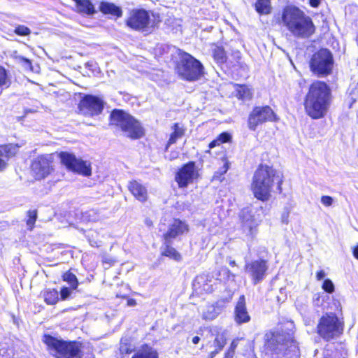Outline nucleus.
Wrapping results in <instances>:
<instances>
[{"label": "nucleus", "instance_id": "1", "mask_svg": "<svg viewBox=\"0 0 358 358\" xmlns=\"http://www.w3.org/2000/svg\"><path fill=\"white\" fill-rule=\"evenodd\" d=\"M331 90L323 81L315 80L310 84L304 99L306 114L314 120L324 117L330 105Z\"/></svg>", "mask_w": 358, "mask_h": 358}, {"label": "nucleus", "instance_id": "36", "mask_svg": "<svg viewBox=\"0 0 358 358\" xmlns=\"http://www.w3.org/2000/svg\"><path fill=\"white\" fill-rule=\"evenodd\" d=\"M28 219L27 220V225L28 229L31 230L34 226L35 222L37 219V212L36 210H29L27 212Z\"/></svg>", "mask_w": 358, "mask_h": 358}, {"label": "nucleus", "instance_id": "2", "mask_svg": "<svg viewBox=\"0 0 358 358\" xmlns=\"http://www.w3.org/2000/svg\"><path fill=\"white\" fill-rule=\"evenodd\" d=\"M282 22L292 36L297 38H308L315 31L312 18L295 6H287L283 9Z\"/></svg>", "mask_w": 358, "mask_h": 358}, {"label": "nucleus", "instance_id": "53", "mask_svg": "<svg viewBox=\"0 0 358 358\" xmlns=\"http://www.w3.org/2000/svg\"><path fill=\"white\" fill-rule=\"evenodd\" d=\"M218 354L217 351L215 350L212 351L209 355L208 358H214Z\"/></svg>", "mask_w": 358, "mask_h": 358}, {"label": "nucleus", "instance_id": "35", "mask_svg": "<svg viewBox=\"0 0 358 358\" xmlns=\"http://www.w3.org/2000/svg\"><path fill=\"white\" fill-rule=\"evenodd\" d=\"M10 85V80L8 77L6 70L0 66V87H8Z\"/></svg>", "mask_w": 358, "mask_h": 358}, {"label": "nucleus", "instance_id": "40", "mask_svg": "<svg viewBox=\"0 0 358 358\" xmlns=\"http://www.w3.org/2000/svg\"><path fill=\"white\" fill-rule=\"evenodd\" d=\"M75 289H71V287H62L61 288V290H60V297H61V299L62 300H66L70 298V296H71L72 293H73V291H74Z\"/></svg>", "mask_w": 358, "mask_h": 358}, {"label": "nucleus", "instance_id": "59", "mask_svg": "<svg viewBox=\"0 0 358 358\" xmlns=\"http://www.w3.org/2000/svg\"><path fill=\"white\" fill-rule=\"evenodd\" d=\"M223 271L224 272V273H227V274H229L230 273L229 270L227 268L223 269Z\"/></svg>", "mask_w": 358, "mask_h": 358}, {"label": "nucleus", "instance_id": "16", "mask_svg": "<svg viewBox=\"0 0 358 358\" xmlns=\"http://www.w3.org/2000/svg\"><path fill=\"white\" fill-rule=\"evenodd\" d=\"M240 217L242 220V227L244 232L248 236L253 238L257 234V227L259 222V220L255 217L249 208H243Z\"/></svg>", "mask_w": 358, "mask_h": 358}, {"label": "nucleus", "instance_id": "28", "mask_svg": "<svg viewBox=\"0 0 358 358\" xmlns=\"http://www.w3.org/2000/svg\"><path fill=\"white\" fill-rule=\"evenodd\" d=\"M172 129L173 131L171 134L170 138L168 141L166 148L172 144H174L178 138H180L185 134L183 128L180 127L178 123H174Z\"/></svg>", "mask_w": 358, "mask_h": 358}, {"label": "nucleus", "instance_id": "27", "mask_svg": "<svg viewBox=\"0 0 358 358\" xmlns=\"http://www.w3.org/2000/svg\"><path fill=\"white\" fill-rule=\"evenodd\" d=\"M236 96L242 101H249L252 97V90L247 85H238L236 90Z\"/></svg>", "mask_w": 358, "mask_h": 358}, {"label": "nucleus", "instance_id": "19", "mask_svg": "<svg viewBox=\"0 0 358 358\" xmlns=\"http://www.w3.org/2000/svg\"><path fill=\"white\" fill-rule=\"evenodd\" d=\"M234 319L236 322L238 324L248 322L250 320V316L247 310L245 299L243 295L239 297L236 305L234 310Z\"/></svg>", "mask_w": 358, "mask_h": 358}, {"label": "nucleus", "instance_id": "34", "mask_svg": "<svg viewBox=\"0 0 358 358\" xmlns=\"http://www.w3.org/2000/svg\"><path fill=\"white\" fill-rule=\"evenodd\" d=\"M213 57L219 64H224L227 60L226 53L223 48H217L213 52Z\"/></svg>", "mask_w": 358, "mask_h": 358}, {"label": "nucleus", "instance_id": "51", "mask_svg": "<svg viewBox=\"0 0 358 358\" xmlns=\"http://www.w3.org/2000/svg\"><path fill=\"white\" fill-rule=\"evenodd\" d=\"M353 256L358 259V244L353 248Z\"/></svg>", "mask_w": 358, "mask_h": 358}, {"label": "nucleus", "instance_id": "10", "mask_svg": "<svg viewBox=\"0 0 358 358\" xmlns=\"http://www.w3.org/2000/svg\"><path fill=\"white\" fill-rule=\"evenodd\" d=\"M244 269L250 278L252 284L256 285L262 282L266 278L268 269V263L267 260L264 259L245 260Z\"/></svg>", "mask_w": 358, "mask_h": 358}, {"label": "nucleus", "instance_id": "54", "mask_svg": "<svg viewBox=\"0 0 358 358\" xmlns=\"http://www.w3.org/2000/svg\"><path fill=\"white\" fill-rule=\"evenodd\" d=\"M287 217H288V214L287 213V214H285V213L282 214V222L287 223V222H288L287 221Z\"/></svg>", "mask_w": 358, "mask_h": 358}, {"label": "nucleus", "instance_id": "31", "mask_svg": "<svg viewBox=\"0 0 358 358\" xmlns=\"http://www.w3.org/2000/svg\"><path fill=\"white\" fill-rule=\"evenodd\" d=\"M229 168V162L225 161L220 168L214 173L213 180L222 181L224 178V175L227 172Z\"/></svg>", "mask_w": 358, "mask_h": 358}, {"label": "nucleus", "instance_id": "55", "mask_svg": "<svg viewBox=\"0 0 358 358\" xmlns=\"http://www.w3.org/2000/svg\"><path fill=\"white\" fill-rule=\"evenodd\" d=\"M199 341H200V338L198 336L193 337L192 343L194 344H198Z\"/></svg>", "mask_w": 358, "mask_h": 358}, {"label": "nucleus", "instance_id": "6", "mask_svg": "<svg viewBox=\"0 0 358 358\" xmlns=\"http://www.w3.org/2000/svg\"><path fill=\"white\" fill-rule=\"evenodd\" d=\"M176 70L180 78L194 82L204 76V67L201 62L185 52L180 54Z\"/></svg>", "mask_w": 358, "mask_h": 358}, {"label": "nucleus", "instance_id": "13", "mask_svg": "<svg viewBox=\"0 0 358 358\" xmlns=\"http://www.w3.org/2000/svg\"><path fill=\"white\" fill-rule=\"evenodd\" d=\"M104 107L103 101L92 94H86L80 100L79 109L81 113L87 116L98 115L101 113Z\"/></svg>", "mask_w": 358, "mask_h": 358}, {"label": "nucleus", "instance_id": "43", "mask_svg": "<svg viewBox=\"0 0 358 358\" xmlns=\"http://www.w3.org/2000/svg\"><path fill=\"white\" fill-rule=\"evenodd\" d=\"M333 201V198L330 196H322L321 197V202L325 206H331Z\"/></svg>", "mask_w": 358, "mask_h": 358}, {"label": "nucleus", "instance_id": "48", "mask_svg": "<svg viewBox=\"0 0 358 358\" xmlns=\"http://www.w3.org/2000/svg\"><path fill=\"white\" fill-rule=\"evenodd\" d=\"M220 144L221 143H220L219 140L217 138L216 139H214L209 143L208 147L210 149H212L217 145H220Z\"/></svg>", "mask_w": 358, "mask_h": 358}, {"label": "nucleus", "instance_id": "26", "mask_svg": "<svg viewBox=\"0 0 358 358\" xmlns=\"http://www.w3.org/2000/svg\"><path fill=\"white\" fill-rule=\"evenodd\" d=\"M255 10L260 15H268L271 13V0H257L255 3Z\"/></svg>", "mask_w": 358, "mask_h": 358}, {"label": "nucleus", "instance_id": "17", "mask_svg": "<svg viewBox=\"0 0 358 358\" xmlns=\"http://www.w3.org/2000/svg\"><path fill=\"white\" fill-rule=\"evenodd\" d=\"M189 230L188 225L185 222H183L179 219H174L171 223L169 224L166 232L163 234L164 240H166V243L173 241L179 236L187 232Z\"/></svg>", "mask_w": 358, "mask_h": 358}, {"label": "nucleus", "instance_id": "52", "mask_svg": "<svg viewBox=\"0 0 358 358\" xmlns=\"http://www.w3.org/2000/svg\"><path fill=\"white\" fill-rule=\"evenodd\" d=\"M136 302L135 299H129L127 300V305L129 306H136Z\"/></svg>", "mask_w": 358, "mask_h": 358}, {"label": "nucleus", "instance_id": "20", "mask_svg": "<svg viewBox=\"0 0 358 358\" xmlns=\"http://www.w3.org/2000/svg\"><path fill=\"white\" fill-rule=\"evenodd\" d=\"M129 189L138 201L143 202L147 200V189L136 180L129 182Z\"/></svg>", "mask_w": 358, "mask_h": 358}, {"label": "nucleus", "instance_id": "21", "mask_svg": "<svg viewBox=\"0 0 358 358\" xmlns=\"http://www.w3.org/2000/svg\"><path fill=\"white\" fill-rule=\"evenodd\" d=\"M99 10L105 15H112L117 17H120L122 15V10L120 7L107 1L101 2Z\"/></svg>", "mask_w": 358, "mask_h": 358}, {"label": "nucleus", "instance_id": "56", "mask_svg": "<svg viewBox=\"0 0 358 358\" xmlns=\"http://www.w3.org/2000/svg\"><path fill=\"white\" fill-rule=\"evenodd\" d=\"M90 245L93 247H99L100 245L97 241L92 242V241H90Z\"/></svg>", "mask_w": 358, "mask_h": 358}, {"label": "nucleus", "instance_id": "38", "mask_svg": "<svg viewBox=\"0 0 358 358\" xmlns=\"http://www.w3.org/2000/svg\"><path fill=\"white\" fill-rule=\"evenodd\" d=\"M217 313L215 312V308L213 306H210L207 311L203 313V317L206 320H213L217 317Z\"/></svg>", "mask_w": 358, "mask_h": 358}, {"label": "nucleus", "instance_id": "29", "mask_svg": "<svg viewBox=\"0 0 358 358\" xmlns=\"http://www.w3.org/2000/svg\"><path fill=\"white\" fill-rule=\"evenodd\" d=\"M45 303L50 305L55 304L59 300V292L55 289H47L43 293Z\"/></svg>", "mask_w": 358, "mask_h": 358}, {"label": "nucleus", "instance_id": "25", "mask_svg": "<svg viewBox=\"0 0 358 358\" xmlns=\"http://www.w3.org/2000/svg\"><path fill=\"white\" fill-rule=\"evenodd\" d=\"M209 282L210 280H208L206 276H198L195 278L193 285L196 289L200 288L206 292H211L213 291V287Z\"/></svg>", "mask_w": 358, "mask_h": 358}, {"label": "nucleus", "instance_id": "18", "mask_svg": "<svg viewBox=\"0 0 358 358\" xmlns=\"http://www.w3.org/2000/svg\"><path fill=\"white\" fill-rule=\"evenodd\" d=\"M17 150V145L10 143L0 145V171H3L6 169L8 161L15 155Z\"/></svg>", "mask_w": 358, "mask_h": 358}, {"label": "nucleus", "instance_id": "39", "mask_svg": "<svg viewBox=\"0 0 358 358\" xmlns=\"http://www.w3.org/2000/svg\"><path fill=\"white\" fill-rule=\"evenodd\" d=\"M322 289L327 293L331 294L334 292L335 287L331 280L325 279L322 283Z\"/></svg>", "mask_w": 358, "mask_h": 358}, {"label": "nucleus", "instance_id": "8", "mask_svg": "<svg viewBox=\"0 0 358 358\" xmlns=\"http://www.w3.org/2000/svg\"><path fill=\"white\" fill-rule=\"evenodd\" d=\"M334 62L331 52L327 48H322L313 55L310 69L317 77L324 78L331 73Z\"/></svg>", "mask_w": 358, "mask_h": 358}, {"label": "nucleus", "instance_id": "14", "mask_svg": "<svg viewBox=\"0 0 358 358\" xmlns=\"http://www.w3.org/2000/svg\"><path fill=\"white\" fill-rule=\"evenodd\" d=\"M199 176L194 162H189L184 164L176 175V181L179 187H186Z\"/></svg>", "mask_w": 358, "mask_h": 358}, {"label": "nucleus", "instance_id": "5", "mask_svg": "<svg viewBox=\"0 0 358 358\" xmlns=\"http://www.w3.org/2000/svg\"><path fill=\"white\" fill-rule=\"evenodd\" d=\"M110 119V124L120 128L127 137L138 139L143 136V129L140 122L124 110L114 109Z\"/></svg>", "mask_w": 358, "mask_h": 358}, {"label": "nucleus", "instance_id": "47", "mask_svg": "<svg viewBox=\"0 0 358 358\" xmlns=\"http://www.w3.org/2000/svg\"><path fill=\"white\" fill-rule=\"evenodd\" d=\"M120 350L122 354H129L131 352L132 350L127 347V345L121 344Z\"/></svg>", "mask_w": 358, "mask_h": 358}, {"label": "nucleus", "instance_id": "33", "mask_svg": "<svg viewBox=\"0 0 358 358\" xmlns=\"http://www.w3.org/2000/svg\"><path fill=\"white\" fill-rule=\"evenodd\" d=\"M227 340L223 334H217L213 341L215 350L219 353L226 345Z\"/></svg>", "mask_w": 358, "mask_h": 358}, {"label": "nucleus", "instance_id": "4", "mask_svg": "<svg viewBox=\"0 0 358 358\" xmlns=\"http://www.w3.org/2000/svg\"><path fill=\"white\" fill-rule=\"evenodd\" d=\"M43 341L50 354L55 358H80L81 344L76 341H68L45 334Z\"/></svg>", "mask_w": 358, "mask_h": 358}, {"label": "nucleus", "instance_id": "3", "mask_svg": "<svg viewBox=\"0 0 358 358\" xmlns=\"http://www.w3.org/2000/svg\"><path fill=\"white\" fill-rule=\"evenodd\" d=\"M274 183L277 184V189L282 191V176L277 173L271 166L261 164L255 172L252 183L254 196L262 201H268Z\"/></svg>", "mask_w": 358, "mask_h": 358}, {"label": "nucleus", "instance_id": "60", "mask_svg": "<svg viewBox=\"0 0 358 358\" xmlns=\"http://www.w3.org/2000/svg\"><path fill=\"white\" fill-rule=\"evenodd\" d=\"M266 357H267V358H270L271 357H268V356H266ZM264 358H266V357H264Z\"/></svg>", "mask_w": 358, "mask_h": 358}, {"label": "nucleus", "instance_id": "57", "mask_svg": "<svg viewBox=\"0 0 358 358\" xmlns=\"http://www.w3.org/2000/svg\"><path fill=\"white\" fill-rule=\"evenodd\" d=\"M224 358H234V356L231 355L230 353H224Z\"/></svg>", "mask_w": 358, "mask_h": 358}, {"label": "nucleus", "instance_id": "23", "mask_svg": "<svg viewBox=\"0 0 358 358\" xmlns=\"http://www.w3.org/2000/svg\"><path fill=\"white\" fill-rule=\"evenodd\" d=\"M76 10L78 13L88 16L93 15L96 13L94 6L90 0H81L76 5Z\"/></svg>", "mask_w": 358, "mask_h": 358}, {"label": "nucleus", "instance_id": "44", "mask_svg": "<svg viewBox=\"0 0 358 358\" xmlns=\"http://www.w3.org/2000/svg\"><path fill=\"white\" fill-rule=\"evenodd\" d=\"M237 345H238V341L236 340H234L231 342L230 347L229 348V349L227 350V351L225 353H230L231 355L234 356L235 350H236V348H237Z\"/></svg>", "mask_w": 358, "mask_h": 358}, {"label": "nucleus", "instance_id": "41", "mask_svg": "<svg viewBox=\"0 0 358 358\" xmlns=\"http://www.w3.org/2000/svg\"><path fill=\"white\" fill-rule=\"evenodd\" d=\"M13 352L12 349L4 347L0 348V358H13Z\"/></svg>", "mask_w": 358, "mask_h": 358}, {"label": "nucleus", "instance_id": "30", "mask_svg": "<svg viewBox=\"0 0 358 358\" xmlns=\"http://www.w3.org/2000/svg\"><path fill=\"white\" fill-rule=\"evenodd\" d=\"M62 279L69 285L71 289H77L78 281L75 274L69 271L63 274Z\"/></svg>", "mask_w": 358, "mask_h": 358}, {"label": "nucleus", "instance_id": "50", "mask_svg": "<svg viewBox=\"0 0 358 358\" xmlns=\"http://www.w3.org/2000/svg\"><path fill=\"white\" fill-rule=\"evenodd\" d=\"M321 0H309L310 6L313 8H317L319 6Z\"/></svg>", "mask_w": 358, "mask_h": 358}, {"label": "nucleus", "instance_id": "11", "mask_svg": "<svg viewBox=\"0 0 358 358\" xmlns=\"http://www.w3.org/2000/svg\"><path fill=\"white\" fill-rule=\"evenodd\" d=\"M275 120V115L268 106L255 107L248 117V128L255 131L257 127L267 121Z\"/></svg>", "mask_w": 358, "mask_h": 358}, {"label": "nucleus", "instance_id": "24", "mask_svg": "<svg viewBox=\"0 0 358 358\" xmlns=\"http://www.w3.org/2000/svg\"><path fill=\"white\" fill-rule=\"evenodd\" d=\"M132 358H158V353L151 347L145 345L138 350Z\"/></svg>", "mask_w": 358, "mask_h": 358}, {"label": "nucleus", "instance_id": "32", "mask_svg": "<svg viewBox=\"0 0 358 358\" xmlns=\"http://www.w3.org/2000/svg\"><path fill=\"white\" fill-rule=\"evenodd\" d=\"M14 58L20 64L24 67V69L32 71V64L29 59L26 58L22 55H17V52H15Z\"/></svg>", "mask_w": 358, "mask_h": 358}, {"label": "nucleus", "instance_id": "22", "mask_svg": "<svg viewBox=\"0 0 358 358\" xmlns=\"http://www.w3.org/2000/svg\"><path fill=\"white\" fill-rule=\"evenodd\" d=\"M172 244L173 241H169L168 243L166 240H164L163 245L161 248L162 255L175 261L179 262L182 259V257L180 254L172 247Z\"/></svg>", "mask_w": 358, "mask_h": 358}, {"label": "nucleus", "instance_id": "15", "mask_svg": "<svg viewBox=\"0 0 358 358\" xmlns=\"http://www.w3.org/2000/svg\"><path fill=\"white\" fill-rule=\"evenodd\" d=\"M50 155H41L36 158L31 164V168L36 180H41L47 177L51 171Z\"/></svg>", "mask_w": 358, "mask_h": 358}, {"label": "nucleus", "instance_id": "37", "mask_svg": "<svg viewBox=\"0 0 358 358\" xmlns=\"http://www.w3.org/2000/svg\"><path fill=\"white\" fill-rule=\"evenodd\" d=\"M31 32V29L24 25H17L14 29V33L21 36H29Z\"/></svg>", "mask_w": 358, "mask_h": 358}, {"label": "nucleus", "instance_id": "58", "mask_svg": "<svg viewBox=\"0 0 358 358\" xmlns=\"http://www.w3.org/2000/svg\"><path fill=\"white\" fill-rule=\"evenodd\" d=\"M229 264H230V266H236V262H235L234 260H231V261L229 262Z\"/></svg>", "mask_w": 358, "mask_h": 358}, {"label": "nucleus", "instance_id": "42", "mask_svg": "<svg viewBox=\"0 0 358 358\" xmlns=\"http://www.w3.org/2000/svg\"><path fill=\"white\" fill-rule=\"evenodd\" d=\"M231 136L227 132H222L217 136L220 143H227L231 141Z\"/></svg>", "mask_w": 358, "mask_h": 358}, {"label": "nucleus", "instance_id": "45", "mask_svg": "<svg viewBox=\"0 0 358 358\" xmlns=\"http://www.w3.org/2000/svg\"><path fill=\"white\" fill-rule=\"evenodd\" d=\"M87 216L89 217V220L92 222H96L98 219L96 216V212L94 210H90L86 213Z\"/></svg>", "mask_w": 358, "mask_h": 358}, {"label": "nucleus", "instance_id": "7", "mask_svg": "<svg viewBox=\"0 0 358 358\" xmlns=\"http://www.w3.org/2000/svg\"><path fill=\"white\" fill-rule=\"evenodd\" d=\"M343 331V323L332 313L322 315L317 325V333L326 341L338 337Z\"/></svg>", "mask_w": 358, "mask_h": 358}, {"label": "nucleus", "instance_id": "46", "mask_svg": "<svg viewBox=\"0 0 358 358\" xmlns=\"http://www.w3.org/2000/svg\"><path fill=\"white\" fill-rule=\"evenodd\" d=\"M80 358H94V356L92 352H91L90 350H88L86 352H84L80 350Z\"/></svg>", "mask_w": 358, "mask_h": 358}, {"label": "nucleus", "instance_id": "9", "mask_svg": "<svg viewBox=\"0 0 358 358\" xmlns=\"http://www.w3.org/2000/svg\"><path fill=\"white\" fill-rule=\"evenodd\" d=\"M59 156L62 164L69 170L84 176H91L92 169L90 162L77 159L73 154L67 152H61Z\"/></svg>", "mask_w": 358, "mask_h": 358}, {"label": "nucleus", "instance_id": "12", "mask_svg": "<svg viewBox=\"0 0 358 358\" xmlns=\"http://www.w3.org/2000/svg\"><path fill=\"white\" fill-rule=\"evenodd\" d=\"M150 23V17L148 12L143 8L133 9L126 20L127 27L138 31H146Z\"/></svg>", "mask_w": 358, "mask_h": 358}, {"label": "nucleus", "instance_id": "49", "mask_svg": "<svg viewBox=\"0 0 358 358\" xmlns=\"http://www.w3.org/2000/svg\"><path fill=\"white\" fill-rule=\"evenodd\" d=\"M325 275H326L325 272L323 270H320L316 274L317 280H321L323 278H324Z\"/></svg>", "mask_w": 358, "mask_h": 358}]
</instances>
